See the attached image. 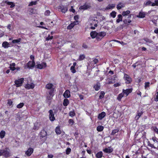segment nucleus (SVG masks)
I'll return each instance as SVG.
<instances>
[{
    "label": "nucleus",
    "instance_id": "obj_1",
    "mask_svg": "<svg viewBox=\"0 0 158 158\" xmlns=\"http://www.w3.org/2000/svg\"><path fill=\"white\" fill-rule=\"evenodd\" d=\"M89 23L90 25L91 26L90 27L91 29H95V27L97 26V24L98 23V20L93 19H90L89 20Z\"/></svg>",
    "mask_w": 158,
    "mask_h": 158
},
{
    "label": "nucleus",
    "instance_id": "obj_2",
    "mask_svg": "<svg viewBox=\"0 0 158 158\" xmlns=\"http://www.w3.org/2000/svg\"><path fill=\"white\" fill-rule=\"evenodd\" d=\"M106 35V33L104 31L97 33L96 39L98 41L100 40Z\"/></svg>",
    "mask_w": 158,
    "mask_h": 158
},
{
    "label": "nucleus",
    "instance_id": "obj_3",
    "mask_svg": "<svg viewBox=\"0 0 158 158\" xmlns=\"http://www.w3.org/2000/svg\"><path fill=\"white\" fill-rule=\"evenodd\" d=\"M3 156L5 157H8L10 156V151L9 148H6L3 149Z\"/></svg>",
    "mask_w": 158,
    "mask_h": 158
},
{
    "label": "nucleus",
    "instance_id": "obj_4",
    "mask_svg": "<svg viewBox=\"0 0 158 158\" xmlns=\"http://www.w3.org/2000/svg\"><path fill=\"white\" fill-rule=\"evenodd\" d=\"M24 78H21L19 79L18 80H16L15 81V85H16L17 87H18L21 86L23 81Z\"/></svg>",
    "mask_w": 158,
    "mask_h": 158
},
{
    "label": "nucleus",
    "instance_id": "obj_5",
    "mask_svg": "<svg viewBox=\"0 0 158 158\" xmlns=\"http://www.w3.org/2000/svg\"><path fill=\"white\" fill-rule=\"evenodd\" d=\"M54 90L53 89L50 90L48 91V93H47L46 97L48 100H51L53 96V93Z\"/></svg>",
    "mask_w": 158,
    "mask_h": 158
},
{
    "label": "nucleus",
    "instance_id": "obj_6",
    "mask_svg": "<svg viewBox=\"0 0 158 158\" xmlns=\"http://www.w3.org/2000/svg\"><path fill=\"white\" fill-rule=\"evenodd\" d=\"M49 117L51 121H53L55 120V118L54 116V114L52 110H50L49 111Z\"/></svg>",
    "mask_w": 158,
    "mask_h": 158
},
{
    "label": "nucleus",
    "instance_id": "obj_7",
    "mask_svg": "<svg viewBox=\"0 0 158 158\" xmlns=\"http://www.w3.org/2000/svg\"><path fill=\"white\" fill-rule=\"evenodd\" d=\"M124 78L125 79L126 81V83L127 84H129L131 83V78L129 76L126 74H124Z\"/></svg>",
    "mask_w": 158,
    "mask_h": 158
},
{
    "label": "nucleus",
    "instance_id": "obj_8",
    "mask_svg": "<svg viewBox=\"0 0 158 158\" xmlns=\"http://www.w3.org/2000/svg\"><path fill=\"white\" fill-rule=\"evenodd\" d=\"M33 149L31 148H30L28 149L27 151L26 152V154L28 156H30L33 153Z\"/></svg>",
    "mask_w": 158,
    "mask_h": 158
},
{
    "label": "nucleus",
    "instance_id": "obj_9",
    "mask_svg": "<svg viewBox=\"0 0 158 158\" xmlns=\"http://www.w3.org/2000/svg\"><path fill=\"white\" fill-rule=\"evenodd\" d=\"M37 68L40 69H42L46 67L47 65L45 63H42L41 64H38L37 65Z\"/></svg>",
    "mask_w": 158,
    "mask_h": 158
},
{
    "label": "nucleus",
    "instance_id": "obj_10",
    "mask_svg": "<svg viewBox=\"0 0 158 158\" xmlns=\"http://www.w3.org/2000/svg\"><path fill=\"white\" fill-rule=\"evenodd\" d=\"M35 86L34 84L32 83H31V84H28V83L27 84V85H26L25 87L26 88L28 89H33Z\"/></svg>",
    "mask_w": 158,
    "mask_h": 158
},
{
    "label": "nucleus",
    "instance_id": "obj_11",
    "mask_svg": "<svg viewBox=\"0 0 158 158\" xmlns=\"http://www.w3.org/2000/svg\"><path fill=\"white\" fill-rule=\"evenodd\" d=\"M46 135V132L44 130H42L39 134V136L40 137L42 138L45 137Z\"/></svg>",
    "mask_w": 158,
    "mask_h": 158
},
{
    "label": "nucleus",
    "instance_id": "obj_12",
    "mask_svg": "<svg viewBox=\"0 0 158 158\" xmlns=\"http://www.w3.org/2000/svg\"><path fill=\"white\" fill-rule=\"evenodd\" d=\"M132 89H128L126 90L123 89V92L124 94H126V96H127L129 94L132 92Z\"/></svg>",
    "mask_w": 158,
    "mask_h": 158
},
{
    "label": "nucleus",
    "instance_id": "obj_13",
    "mask_svg": "<svg viewBox=\"0 0 158 158\" xmlns=\"http://www.w3.org/2000/svg\"><path fill=\"white\" fill-rule=\"evenodd\" d=\"M28 67L31 68V67H33L35 65V63L34 61L33 60L31 61H29L27 64Z\"/></svg>",
    "mask_w": 158,
    "mask_h": 158
},
{
    "label": "nucleus",
    "instance_id": "obj_14",
    "mask_svg": "<svg viewBox=\"0 0 158 158\" xmlns=\"http://www.w3.org/2000/svg\"><path fill=\"white\" fill-rule=\"evenodd\" d=\"M103 151L106 153H109L113 152V149L111 147H109L108 148H105Z\"/></svg>",
    "mask_w": 158,
    "mask_h": 158
},
{
    "label": "nucleus",
    "instance_id": "obj_15",
    "mask_svg": "<svg viewBox=\"0 0 158 158\" xmlns=\"http://www.w3.org/2000/svg\"><path fill=\"white\" fill-rule=\"evenodd\" d=\"M90 7V6L86 4H85V5L81 6L79 7L80 9H82L84 10H86Z\"/></svg>",
    "mask_w": 158,
    "mask_h": 158
},
{
    "label": "nucleus",
    "instance_id": "obj_16",
    "mask_svg": "<svg viewBox=\"0 0 158 158\" xmlns=\"http://www.w3.org/2000/svg\"><path fill=\"white\" fill-rule=\"evenodd\" d=\"M63 96L65 98H68L70 96V92L68 90L65 91L63 94Z\"/></svg>",
    "mask_w": 158,
    "mask_h": 158
},
{
    "label": "nucleus",
    "instance_id": "obj_17",
    "mask_svg": "<svg viewBox=\"0 0 158 158\" xmlns=\"http://www.w3.org/2000/svg\"><path fill=\"white\" fill-rule=\"evenodd\" d=\"M106 115V113L104 112H102L98 114V118L100 120L102 119Z\"/></svg>",
    "mask_w": 158,
    "mask_h": 158
},
{
    "label": "nucleus",
    "instance_id": "obj_18",
    "mask_svg": "<svg viewBox=\"0 0 158 158\" xmlns=\"http://www.w3.org/2000/svg\"><path fill=\"white\" fill-rule=\"evenodd\" d=\"M97 34V32L96 31H92L91 32L90 35V36L93 39L95 38H96V36Z\"/></svg>",
    "mask_w": 158,
    "mask_h": 158
},
{
    "label": "nucleus",
    "instance_id": "obj_19",
    "mask_svg": "<svg viewBox=\"0 0 158 158\" xmlns=\"http://www.w3.org/2000/svg\"><path fill=\"white\" fill-rule=\"evenodd\" d=\"M53 86V85L52 84L48 83L46 85L45 88L48 89L50 90L53 89L52 88Z\"/></svg>",
    "mask_w": 158,
    "mask_h": 158
},
{
    "label": "nucleus",
    "instance_id": "obj_20",
    "mask_svg": "<svg viewBox=\"0 0 158 158\" xmlns=\"http://www.w3.org/2000/svg\"><path fill=\"white\" fill-rule=\"evenodd\" d=\"M61 11L64 13H65L68 10V8L66 6H60Z\"/></svg>",
    "mask_w": 158,
    "mask_h": 158
},
{
    "label": "nucleus",
    "instance_id": "obj_21",
    "mask_svg": "<svg viewBox=\"0 0 158 158\" xmlns=\"http://www.w3.org/2000/svg\"><path fill=\"white\" fill-rule=\"evenodd\" d=\"M115 7V5L114 4H109L106 8L105 10H106L112 9Z\"/></svg>",
    "mask_w": 158,
    "mask_h": 158
},
{
    "label": "nucleus",
    "instance_id": "obj_22",
    "mask_svg": "<svg viewBox=\"0 0 158 158\" xmlns=\"http://www.w3.org/2000/svg\"><path fill=\"white\" fill-rule=\"evenodd\" d=\"M118 19L116 20V21L117 23H119L120 21H122V15H118Z\"/></svg>",
    "mask_w": 158,
    "mask_h": 158
},
{
    "label": "nucleus",
    "instance_id": "obj_23",
    "mask_svg": "<svg viewBox=\"0 0 158 158\" xmlns=\"http://www.w3.org/2000/svg\"><path fill=\"white\" fill-rule=\"evenodd\" d=\"M145 16V14L144 12H140L139 13V15L138 17L140 18H143Z\"/></svg>",
    "mask_w": 158,
    "mask_h": 158
},
{
    "label": "nucleus",
    "instance_id": "obj_24",
    "mask_svg": "<svg viewBox=\"0 0 158 158\" xmlns=\"http://www.w3.org/2000/svg\"><path fill=\"white\" fill-rule=\"evenodd\" d=\"M5 2L7 4L9 5H10V8H13L15 6V5L13 2L6 1Z\"/></svg>",
    "mask_w": 158,
    "mask_h": 158
},
{
    "label": "nucleus",
    "instance_id": "obj_25",
    "mask_svg": "<svg viewBox=\"0 0 158 158\" xmlns=\"http://www.w3.org/2000/svg\"><path fill=\"white\" fill-rule=\"evenodd\" d=\"M15 64L14 63L10 64V69L12 70L13 71L15 70Z\"/></svg>",
    "mask_w": 158,
    "mask_h": 158
},
{
    "label": "nucleus",
    "instance_id": "obj_26",
    "mask_svg": "<svg viewBox=\"0 0 158 158\" xmlns=\"http://www.w3.org/2000/svg\"><path fill=\"white\" fill-rule=\"evenodd\" d=\"M9 44L7 42L5 41L3 42L2 44V46L4 48H7L8 47Z\"/></svg>",
    "mask_w": 158,
    "mask_h": 158
},
{
    "label": "nucleus",
    "instance_id": "obj_27",
    "mask_svg": "<svg viewBox=\"0 0 158 158\" xmlns=\"http://www.w3.org/2000/svg\"><path fill=\"white\" fill-rule=\"evenodd\" d=\"M69 104V101L67 99H65L64 100L63 104L64 106H67Z\"/></svg>",
    "mask_w": 158,
    "mask_h": 158
},
{
    "label": "nucleus",
    "instance_id": "obj_28",
    "mask_svg": "<svg viewBox=\"0 0 158 158\" xmlns=\"http://www.w3.org/2000/svg\"><path fill=\"white\" fill-rule=\"evenodd\" d=\"M39 127V124L38 123H36L35 124L33 128L34 130H38Z\"/></svg>",
    "mask_w": 158,
    "mask_h": 158
},
{
    "label": "nucleus",
    "instance_id": "obj_29",
    "mask_svg": "<svg viewBox=\"0 0 158 158\" xmlns=\"http://www.w3.org/2000/svg\"><path fill=\"white\" fill-rule=\"evenodd\" d=\"M102 152H98L96 155V157L98 158H101L102 156Z\"/></svg>",
    "mask_w": 158,
    "mask_h": 158
},
{
    "label": "nucleus",
    "instance_id": "obj_30",
    "mask_svg": "<svg viewBox=\"0 0 158 158\" xmlns=\"http://www.w3.org/2000/svg\"><path fill=\"white\" fill-rule=\"evenodd\" d=\"M76 115V114L74 110L70 111L69 113V116L73 117L74 116Z\"/></svg>",
    "mask_w": 158,
    "mask_h": 158
},
{
    "label": "nucleus",
    "instance_id": "obj_31",
    "mask_svg": "<svg viewBox=\"0 0 158 158\" xmlns=\"http://www.w3.org/2000/svg\"><path fill=\"white\" fill-rule=\"evenodd\" d=\"M104 129V127L102 126H98L97 127V129L98 131H102Z\"/></svg>",
    "mask_w": 158,
    "mask_h": 158
},
{
    "label": "nucleus",
    "instance_id": "obj_32",
    "mask_svg": "<svg viewBox=\"0 0 158 158\" xmlns=\"http://www.w3.org/2000/svg\"><path fill=\"white\" fill-rule=\"evenodd\" d=\"M124 94L123 92L120 94H119L117 98V99H118V100L120 101L121 100V98L123 97L124 96Z\"/></svg>",
    "mask_w": 158,
    "mask_h": 158
},
{
    "label": "nucleus",
    "instance_id": "obj_33",
    "mask_svg": "<svg viewBox=\"0 0 158 158\" xmlns=\"http://www.w3.org/2000/svg\"><path fill=\"white\" fill-rule=\"evenodd\" d=\"M124 7V5L122 3H119L118 4L117 7V9L118 10H119L120 9H121L123 7Z\"/></svg>",
    "mask_w": 158,
    "mask_h": 158
},
{
    "label": "nucleus",
    "instance_id": "obj_34",
    "mask_svg": "<svg viewBox=\"0 0 158 158\" xmlns=\"http://www.w3.org/2000/svg\"><path fill=\"white\" fill-rule=\"evenodd\" d=\"M100 86L98 84H97L95 85L94 86V88L96 91H98L99 89H100Z\"/></svg>",
    "mask_w": 158,
    "mask_h": 158
},
{
    "label": "nucleus",
    "instance_id": "obj_35",
    "mask_svg": "<svg viewBox=\"0 0 158 158\" xmlns=\"http://www.w3.org/2000/svg\"><path fill=\"white\" fill-rule=\"evenodd\" d=\"M100 95L99 96V98L100 99H102L104 97V95H105V93L103 91H101L100 93Z\"/></svg>",
    "mask_w": 158,
    "mask_h": 158
},
{
    "label": "nucleus",
    "instance_id": "obj_36",
    "mask_svg": "<svg viewBox=\"0 0 158 158\" xmlns=\"http://www.w3.org/2000/svg\"><path fill=\"white\" fill-rule=\"evenodd\" d=\"M5 134V132L3 131H2L0 132V137L1 138H2L4 137Z\"/></svg>",
    "mask_w": 158,
    "mask_h": 158
},
{
    "label": "nucleus",
    "instance_id": "obj_37",
    "mask_svg": "<svg viewBox=\"0 0 158 158\" xmlns=\"http://www.w3.org/2000/svg\"><path fill=\"white\" fill-rule=\"evenodd\" d=\"M130 13V11L129 10H127L126 11H123L122 13V15L125 16L129 14Z\"/></svg>",
    "mask_w": 158,
    "mask_h": 158
},
{
    "label": "nucleus",
    "instance_id": "obj_38",
    "mask_svg": "<svg viewBox=\"0 0 158 158\" xmlns=\"http://www.w3.org/2000/svg\"><path fill=\"white\" fill-rule=\"evenodd\" d=\"M85 57V56L84 55H81L79 57L78 60H83Z\"/></svg>",
    "mask_w": 158,
    "mask_h": 158
},
{
    "label": "nucleus",
    "instance_id": "obj_39",
    "mask_svg": "<svg viewBox=\"0 0 158 158\" xmlns=\"http://www.w3.org/2000/svg\"><path fill=\"white\" fill-rule=\"evenodd\" d=\"M75 24V23L74 24V23H71L69 26L68 27V29H70L73 28Z\"/></svg>",
    "mask_w": 158,
    "mask_h": 158
},
{
    "label": "nucleus",
    "instance_id": "obj_40",
    "mask_svg": "<svg viewBox=\"0 0 158 158\" xmlns=\"http://www.w3.org/2000/svg\"><path fill=\"white\" fill-rule=\"evenodd\" d=\"M152 129L153 131L158 134V129L156 127H153L152 128Z\"/></svg>",
    "mask_w": 158,
    "mask_h": 158
},
{
    "label": "nucleus",
    "instance_id": "obj_41",
    "mask_svg": "<svg viewBox=\"0 0 158 158\" xmlns=\"http://www.w3.org/2000/svg\"><path fill=\"white\" fill-rule=\"evenodd\" d=\"M116 13L114 11H113L110 13V15L111 17L113 18H114L115 17L116 15Z\"/></svg>",
    "mask_w": 158,
    "mask_h": 158
},
{
    "label": "nucleus",
    "instance_id": "obj_42",
    "mask_svg": "<svg viewBox=\"0 0 158 158\" xmlns=\"http://www.w3.org/2000/svg\"><path fill=\"white\" fill-rule=\"evenodd\" d=\"M21 39H19L17 40H12V42L13 44L17 43L19 42L20 41Z\"/></svg>",
    "mask_w": 158,
    "mask_h": 158
},
{
    "label": "nucleus",
    "instance_id": "obj_43",
    "mask_svg": "<svg viewBox=\"0 0 158 158\" xmlns=\"http://www.w3.org/2000/svg\"><path fill=\"white\" fill-rule=\"evenodd\" d=\"M55 131L56 133L57 134H59L61 133V131L59 127H56Z\"/></svg>",
    "mask_w": 158,
    "mask_h": 158
},
{
    "label": "nucleus",
    "instance_id": "obj_44",
    "mask_svg": "<svg viewBox=\"0 0 158 158\" xmlns=\"http://www.w3.org/2000/svg\"><path fill=\"white\" fill-rule=\"evenodd\" d=\"M118 131V130L117 129H114L112 131V135H114V134H116V133H117Z\"/></svg>",
    "mask_w": 158,
    "mask_h": 158
},
{
    "label": "nucleus",
    "instance_id": "obj_45",
    "mask_svg": "<svg viewBox=\"0 0 158 158\" xmlns=\"http://www.w3.org/2000/svg\"><path fill=\"white\" fill-rule=\"evenodd\" d=\"M70 69L71 72L73 73H74L76 72V71L75 69V67L74 66H72L71 67Z\"/></svg>",
    "mask_w": 158,
    "mask_h": 158
},
{
    "label": "nucleus",
    "instance_id": "obj_46",
    "mask_svg": "<svg viewBox=\"0 0 158 158\" xmlns=\"http://www.w3.org/2000/svg\"><path fill=\"white\" fill-rule=\"evenodd\" d=\"M23 105L24 103H21L17 106V107L18 108H22Z\"/></svg>",
    "mask_w": 158,
    "mask_h": 158
},
{
    "label": "nucleus",
    "instance_id": "obj_47",
    "mask_svg": "<svg viewBox=\"0 0 158 158\" xmlns=\"http://www.w3.org/2000/svg\"><path fill=\"white\" fill-rule=\"evenodd\" d=\"M150 82H145V89L149 86Z\"/></svg>",
    "mask_w": 158,
    "mask_h": 158
},
{
    "label": "nucleus",
    "instance_id": "obj_48",
    "mask_svg": "<svg viewBox=\"0 0 158 158\" xmlns=\"http://www.w3.org/2000/svg\"><path fill=\"white\" fill-rule=\"evenodd\" d=\"M53 36H50V35H48V36L46 38V40L48 41L50 40H52L53 39Z\"/></svg>",
    "mask_w": 158,
    "mask_h": 158
},
{
    "label": "nucleus",
    "instance_id": "obj_49",
    "mask_svg": "<svg viewBox=\"0 0 158 158\" xmlns=\"http://www.w3.org/2000/svg\"><path fill=\"white\" fill-rule=\"evenodd\" d=\"M71 151V149L69 148H68L66 150V154L67 155L69 154Z\"/></svg>",
    "mask_w": 158,
    "mask_h": 158
},
{
    "label": "nucleus",
    "instance_id": "obj_50",
    "mask_svg": "<svg viewBox=\"0 0 158 158\" xmlns=\"http://www.w3.org/2000/svg\"><path fill=\"white\" fill-rule=\"evenodd\" d=\"M50 11L49 10H46L45 12V13H44V14L45 15H49L50 14Z\"/></svg>",
    "mask_w": 158,
    "mask_h": 158
},
{
    "label": "nucleus",
    "instance_id": "obj_51",
    "mask_svg": "<svg viewBox=\"0 0 158 158\" xmlns=\"http://www.w3.org/2000/svg\"><path fill=\"white\" fill-rule=\"evenodd\" d=\"M152 3V2L151 1L148 0V1L145 4V5L146 6L150 5V4Z\"/></svg>",
    "mask_w": 158,
    "mask_h": 158
},
{
    "label": "nucleus",
    "instance_id": "obj_52",
    "mask_svg": "<svg viewBox=\"0 0 158 158\" xmlns=\"http://www.w3.org/2000/svg\"><path fill=\"white\" fill-rule=\"evenodd\" d=\"M148 145L150 147H151L152 148H155L156 147L154 146L153 144H151L149 142H148Z\"/></svg>",
    "mask_w": 158,
    "mask_h": 158
},
{
    "label": "nucleus",
    "instance_id": "obj_53",
    "mask_svg": "<svg viewBox=\"0 0 158 158\" xmlns=\"http://www.w3.org/2000/svg\"><path fill=\"white\" fill-rule=\"evenodd\" d=\"M70 11H72L73 13H74L75 11V10L73 9V6H71V8L69 9Z\"/></svg>",
    "mask_w": 158,
    "mask_h": 158
},
{
    "label": "nucleus",
    "instance_id": "obj_54",
    "mask_svg": "<svg viewBox=\"0 0 158 158\" xmlns=\"http://www.w3.org/2000/svg\"><path fill=\"white\" fill-rule=\"evenodd\" d=\"M114 41H116V42H118V43H119L121 44H122V45L126 44H124V42L123 41L120 42L119 41L117 40H114Z\"/></svg>",
    "mask_w": 158,
    "mask_h": 158
},
{
    "label": "nucleus",
    "instance_id": "obj_55",
    "mask_svg": "<svg viewBox=\"0 0 158 158\" xmlns=\"http://www.w3.org/2000/svg\"><path fill=\"white\" fill-rule=\"evenodd\" d=\"M69 122L70 124H71V125H73L74 123L73 120L72 119H70L69 120Z\"/></svg>",
    "mask_w": 158,
    "mask_h": 158
},
{
    "label": "nucleus",
    "instance_id": "obj_56",
    "mask_svg": "<svg viewBox=\"0 0 158 158\" xmlns=\"http://www.w3.org/2000/svg\"><path fill=\"white\" fill-rule=\"evenodd\" d=\"M115 82V81L114 80H111L110 81H109L108 82V84H113Z\"/></svg>",
    "mask_w": 158,
    "mask_h": 158
},
{
    "label": "nucleus",
    "instance_id": "obj_57",
    "mask_svg": "<svg viewBox=\"0 0 158 158\" xmlns=\"http://www.w3.org/2000/svg\"><path fill=\"white\" fill-rule=\"evenodd\" d=\"M137 63H136L134 64L132 66L134 68H135L136 66H138L139 65H140V64H137Z\"/></svg>",
    "mask_w": 158,
    "mask_h": 158
},
{
    "label": "nucleus",
    "instance_id": "obj_58",
    "mask_svg": "<svg viewBox=\"0 0 158 158\" xmlns=\"http://www.w3.org/2000/svg\"><path fill=\"white\" fill-rule=\"evenodd\" d=\"M36 4V2H32L29 4V6L32 5H35Z\"/></svg>",
    "mask_w": 158,
    "mask_h": 158
},
{
    "label": "nucleus",
    "instance_id": "obj_59",
    "mask_svg": "<svg viewBox=\"0 0 158 158\" xmlns=\"http://www.w3.org/2000/svg\"><path fill=\"white\" fill-rule=\"evenodd\" d=\"M98 60L97 59H94L93 61L94 62V64H96L98 62Z\"/></svg>",
    "mask_w": 158,
    "mask_h": 158
},
{
    "label": "nucleus",
    "instance_id": "obj_60",
    "mask_svg": "<svg viewBox=\"0 0 158 158\" xmlns=\"http://www.w3.org/2000/svg\"><path fill=\"white\" fill-rule=\"evenodd\" d=\"M120 85V84L118 83H117L115 84L114 85V87H117L118 86H119Z\"/></svg>",
    "mask_w": 158,
    "mask_h": 158
},
{
    "label": "nucleus",
    "instance_id": "obj_61",
    "mask_svg": "<svg viewBox=\"0 0 158 158\" xmlns=\"http://www.w3.org/2000/svg\"><path fill=\"white\" fill-rule=\"evenodd\" d=\"M79 19V16L78 15H76L74 17V19L75 20L77 21Z\"/></svg>",
    "mask_w": 158,
    "mask_h": 158
},
{
    "label": "nucleus",
    "instance_id": "obj_62",
    "mask_svg": "<svg viewBox=\"0 0 158 158\" xmlns=\"http://www.w3.org/2000/svg\"><path fill=\"white\" fill-rule=\"evenodd\" d=\"M8 104L10 105H11L12 104V102L11 100H8Z\"/></svg>",
    "mask_w": 158,
    "mask_h": 158
},
{
    "label": "nucleus",
    "instance_id": "obj_63",
    "mask_svg": "<svg viewBox=\"0 0 158 158\" xmlns=\"http://www.w3.org/2000/svg\"><path fill=\"white\" fill-rule=\"evenodd\" d=\"M143 114V112H138L137 114V115L140 117Z\"/></svg>",
    "mask_w": 158,
    "mask_h": 158
},
{
    "label": "nucleus",
    "instance_id": "obj_64",
    "mask_svg": "<svg viewBox=\"0 0 158 158\" xmlns=\"http://www.w3.org/2000/svg\"><path fill=\"white\" fill-rule=\"evenodd\" d=\"M157 94L156 96V98L155 99V101H158V92H157Z\"/></svg>",
    "mask_w": 158,
    "mask_h": 158
}]
</instances>
